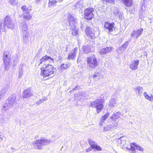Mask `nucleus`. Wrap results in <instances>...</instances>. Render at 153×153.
I'll return each instance as SVG.
<instances>
[{"label": "nucleus", "mask_w": 153, "mask_h": 153, "mask_svg": "<svg viewBox=\"0 0 153 153\" xmlns=\"http://www.w3.org/2000/svg\"><path fill=\"white\" fill-rule=\"evenodd\" d=\"M53 62V59L46 55L40 59L39 64L44 65L40 68L41 75L42 76L44 77L48 76L54 73L53 66L49 64V63Z\"/></svg>", "instance_id": "nucleus-1"}, {"label": "nucleus", "mask_w": 153, "mask_h": 153, "mask_svg": "<svg viewBox=\"0 0 153 153\" xmlns=\"http://www.w3.org/2000/svg\"><path fill=\"white\" fill-rule=\"evenodd\" d=\"M51 142L50 140L41 137L36 140L33 143V145L35 149H42L43 146L49 144Z\"/></svg>", "instance_id": "nucleus-2"}, {"label": "nucleus", "mask_w": 153, "mask_h": 153, "mask_svg": "<svg viewBox=\"0 0 153 153\" xmlns=\"http://www.w3.org/2000/svg\"><path fill=\"white\" fill-rule=\"evenodd\" d=\"M68 20L69 22L70 27L72 29V34L73 36H76L78 34V30L76 27L77 20L74 18L71 15L69 14L68 16Z\"/></svg>", "instance_id": "nucleus-3"}, {"label": "nucleus", "mask_w": 153, "mask_h": 153, "mask_svg": "<svg viewBox=\"0 0 153 153\" xmlns=\"http://www.w3.org/2000/svg\"><path fill=\"white\" fill-rule=\"evenodd\" d=\"M104 102V101L103 100L98 99L91 102L90 105L92 108H95L97 109V113H99L103 108Z\"/></svg>", "instance_id": "nucleus-4"}, {"label": "nucleus", "mask_w": 153, "mask_h": 153, "mask_svg": "<svg viewBox=\"0 0 153 153\" xmlns=\"http://www.w3.org/2000/svg\"><path fill=\"white\" fill-rule=\"evenodd\" d=\"M86 61L87 66L91 69L95 68L98 65L97 59L94 56L87 58Z\"/></svg>", "instance_id": "nucleus-5"}, {"label": "nucleus", "mask_w": 153, "mask_h": 153, "mask_svg": "<svg viewBox=\"0 0 153 153\" xmlns=\"http://www.w3.org/2000/svg\"><path fill=\"white\" fill-rule=\"evenodd\" d=\"M96 30L92 29L89 27H86L85 29V33L90 38L93 39L98 37L99 34V31L97 29Z\"/></svg>", "instance_id": "nucleus-6"}, {"label": "nucleus", "mask_w": 153, "mask_h": 153, "mask_svg": "<svg viewBox=\"0 0 153 153\" xmlns=\"http://www.w3.org/2000/svg\"><path fill=\"white\" fill-rule=\"evenodd\" d=\"M6 26L7 27L11 29H13L15 27V25L12 19L10 16H7L4 19V24H3V25Z\"/></svg>", "instance_id": "nucleus-7"}, {"label": "nucleus", "mask_w": 153, "mask_h": 153, "mask_svg": "<svg viewBox=\"0 0 153 153\" xmlns=\"http://www.w3.org/2000/svg\"><path fill=\"white\" fill-rule=\"evenodd\" d=\"M94 9L92 8L86 9L84 11L85 18L88 20L91 19L94 16Z\"/></svg>", "instance_id": "nucleus-8"}, {"label": "nucleus", "mask_w": 153, "mask_h": 153, "mask_svg": "<svg viewBox=\"0 0 153 153\" xmlns=\"http://www.w3.org/2000/svg\"><path fill=\"white\" fill-rule=\"evenodd\" d=\"M143 31V29L140 28L138 30H133L131 34V38L137 39L140 36Z\"/></svg>", "instance_id": "nucleus-9"}, {"label": "nucleus", "mask_w": 153, "mask_h": 153, "mask_svg": "<svg viewBox=\"0 0 153 153\" xmlns=\"http://www.w3.org/2000/svg\"><path fill=\"white\" fill-rule=\"evenodd\" d=\"M21 35L22 38L23 43L27 44L30 41V33L28 31L21 33Z\"/></svg>", "instance_id": "nucleus-10"}, {"label": "nucleus", "mask_w": 153, "mask_h": 153, "mask_svg": "<svg viewBox=\"0 0 153 153\" xmlns=\"http://www.w3.org/2000/svg\"><path fill=\"white\" fill-rule=\"evenodd\" d=\"M21 9L23 12V17L26 19L30 20L32 18V16L30 15L29 9L25 6H23Z\"/></svg>", "instance_id": "nucleus-11"}, {"label": "nucleus", "mask_w": 153, "mask_h": 153, "mask_svg": "<svg viewBox=\"0 0 153 153\" xmlns=\"http://www.w3.org/2000/svg\"><path fill=\"white\" fill-rule=\"evenodd\" d=\"M88 143L90 146L92 148V149H94V151H95L96 150L98 151H101L102 149L100 146L97 145L93 140L91 139H89L88 140Z\"/></svg>", "instance_id": "nucleus-12"}, {"label": "nucleus", "mask_w": 153, "mask_h": 153, "mask_svg": "<svg viewBox=\"0 0 153 153\" xmlns=\"http://www.w3.org/2000/svg\"><path fill=\"white\" fill-rule=\"evenodd\" d=\"M7 52H5L3 56L5 69L7 70L8 69V66L10 62V56L7 55Z\"/></svg>", "instance_id": "nucleus-13"}, {"label": "nucleus", "mask_w": 153, "mask_h": 153, "mask_svg": "<svg viewBox=\"0 0 153 153\" xmlns=\"http://www.w3.org/2000/svg\"><path fill=\"white\" fill-rule=\"evenodd\" d=\"M33 95V91L29 88L24 90L22 94V97L24 98L29 97Z\"/></svg>", "instance_id": "nucleus-14"}, {"label": "nucleus", "mask_w": 153, "mask_h": 153, "mask_svg": "<svg viewBox=\"0 0 153 153\" xmlns=\"http://www.w3.org/2000/svg\"><path fill=\"white\" fill-rule=\"evenodd\" d=\"M126 138L125 137H122L119 138L117 140V143L123 149L127 148L126 147Z\"/></svg>", "instance_id": "nucleus-15"}, {"label": "nucleus", "mask_w": 153, "mask_h": 153, "mask_svg": "<svg viewBox=\"0 0 153 153\" xmlns=\"http://www.w3.org/2000/svg\"><path fill=\"white\" fill-rule=\"evenodd\" d=\"M16 95L13 94L11 95L8 98V103L9 107H12L13 105L16 102Z\"/></svg>", "instance_id": "nucleus-16"}, {"label": "nucleus", "mask_w": 153, "mask_h": 153, "mask_svg": "<svg viewBox=\"0 0 153 153\" xmlns=\"http://www.w3.org/2000/svg\"><path fill=\"white\" fill-rule=\"evenodd\" d=\"M139 63L138 60H134L132 61L130 64V68L133 71L137 70Z\"/></svg>", "instance_id": "nucleus-17"}, {"label": "nucleus", "mask_w": 153, "mask_h": 153, "mask_svg": "<svg viewBox=\"0 0 153 153\" xmlns=\"http://www.w3.org/2000/svg\"><path fill=\"white\" fill-rule=\"evenodd\" d=\"M114 25L115 24L114 22H105L104 27L106 29L108 30L109 32H112L113 30Z\"/></svg>", "instance_id": "nucleus-18"}, {"label": "nucleus", "mask_w": 153, "mask_h": 153, "mask_svg": "<svg viewBox=\"0 0 153 153\" xmlns=\"http://www.w3.org/2000/svg\"><path fill=\"white\" fill-rule=\"evenodd\" d=\"M20 33L28 31V26L25 20H24L19 26Z\"/></svg>", "instance_id": "nucleus-19"}, {"label": "nucleus", "mask_w": 153, "mask_h": 153, "mask_svg": "<svg viewBox=\"0 0 153 153\" xmlns=\"http://www.w3.org/2000/svg\"><path fill=\"white\" fill-rule=\"evenodd\" d=\"M113 48L111 47L104 48L101 49L99 52L100 54H105L110 53L113 50Z\"/></svg>", "instance_id": "nucleus-20"}, {"label": "nucleus", "mask_w": 153, "mask_h": 153, "mask_svg": "<svg viewBox=\"0 0 153 153\" xmlns=\"http://www.w3.org/2000/svg\"><path fill=\"white\" fill-rule=\"evenodd\" d=\"M103 71H102L101 69L99 68L97 70L95 74L93 76V77L94 78H97L99 79L100 77L103 74Z\"/></svg>", "instance_id": "nucleus-21"}, {"label": "nucleus", "mask_w": 153, "mask_h": 153, "mask_svg": "<svg viewBox=\"0 0 153 153\" xmlns=\"http://www.w3.org/2000/svg\"><path fill=\"white\" fill-rule=\"evenodd\" d=\"M83 50L86 53L92 52L94 50V48L90 45H84L83 46Z\"/></svg>", "instance_id": "nucleus-22"}, {"label": "nucleus", "mask_w": 153, "mask_h": 153, "mask_svg": "<svg viewBox=\"0 0 153 153\" xmlns=\"http://www.w3.org/2000/svg\"><path fill=\"white\" fill-rule=\"evenodd\" d=\"M120 113L119 111L116 113H114L109 118L113 121H116L120 117Z\"/></svg>", "instance_id": "nucleus-23"}, {"label": "nucleus", "mask_w": 153, "mask_h": 153, "mask_svg": "<svg viewBox=\"0 0 153 153\" xmlns=\"http://www.w3.org/2000/svg\"><path fill=\"white\" fill-rule=\"evenodd\" d=\"M77 48H75L73 51L69 53L68 58L69 59H74L77 52Z\"/></svg>", "instance_id": "nucleus-24"}, {"label": "nucleus", "mask_w": 153, "mask_h": 153, "mask_svg": "<svg viewBox=\"0 0 153 153\" xmlns=\"http://www.w3.org/2000/svg\"><path fill=\"white\" fill-rule=\"evenodd\" d=\"M109 115V113L108 112L106 113L104 115L102 116L101 117V122L100 123V125L101 126H102L103 125V123L104 122L106 119L108 118Z\"/></svg>", "instance_id": "nucleus-25"}, {"label": "nucleus", "mask_w": 153, "mask_h": 153, "mask_svg": "<svg viewBox=\"0 0 153 153\" xmlns=\"http://www.w3.org/2000/svg\"><path fill=\"white\" fill-rule=\"evenodd\" d=\"M136 94H138V96H140L143 93V88L140 86H137L134 89Z\"/></svg>", "instance_id": "nucleus-26"}, {"label": "nucleus", "mask_w": 153, "mask_h": 153, "mask_svg": "<svg viewBox=\"0 0 153 153\" xmlns=\"http://www.w3.org/2000/svg\"><path fill=\"white\" fill-rule=\"evenodd\" d=\"M9 90H10V87L8 86L4 87L2 88V90L0 91V94H1L4 96Z\"/></svg>", "instance_id": "nucleus-27"}, {"label": "nucleus", "mask_w": 153, "mask_h": 153, "mask_svg": "<svg viewBox=\"0 0 153 153\" xmlns=\"http://www.w3.org/2000/svg\"><path fill=\"white\" fill-rule=\"evenodd\" d=\"M125 6L130 7L132 4V0H120Z\"/></svg>", "instance_id": "nucleus-28"}, {"label": "nucleus", "mask_w": 153, "mask_h": 153, "mask_svg": "<svg viewBox=\"0 0 153 153\" xmlns=\"http://www.w3.org/2000/svg\"><path fill=\"white\" fill-rule=\"evenodd\" d=\"M117 105V102L115 100V99L114 98L111 99L110 101V104L109 105V106L113 108Z\"/></svg>", "instance_id": "nucleus-29"}, {"label": "nucleus", "mask_w": 153, "mask_h": 153, "mask_svg": "<svg viewBox=\"0 0 153 153\" xmlns=\"http://www.w3.org/2000/svg\"><path fill=\"white\" fill-rule=\"evenodd\" d=\"M49 2L48 6L51 7L56 6L57 1V0H49Z\"/></svg>", "instance_id": "nucleus-30"}, {"label": "nucleus", "mask_w": 153, "mask_h": 153, "mask_svg": "<svg viewBox=\"0 0 153 153\" xmlns=\"http://www.w3.org/2000/svg\"><path fill=\"white\" fill-rule=\"evenodd\" d=\"M21 68L20 70H19V77L21 78H22V76L23 75V67L25 66V65L24 64H21Z\"/></svg>", "instance_id": "nucleus-31"}, {"label": "nucleus", "mask_w": 153, "mask_h": 153, "mask_svg": "<svg viewBox=\"0 0 153 153\" xmlns=\"http://www.w3.org/2000/svg\"><path fill=\"white\" fill-rule=\"evenodd\" d=\"M143 95L146 99H148V100H149L150 101H152L153 100V96L152 95H151V96L150 97L147 94L146 92L144 93Z\"/></svg>", "instance_id": "nucleus-32"}, {"label": "nucleus", "mask_w": 153, "mask_h": 153, "mask_svg": "<svg viewBox=\"0 0 153 153\" xmlns=\"http://www.w3.org/2000/svg\"><path fill=\"white\" fill-rule=\"evenodd\" d=\"M132 144L136 147L137 150H140L141 151H143V149L142 147L138 145L135 143H133Z\"/></svg>", "instance_id": "nucleus-33"}, {"label": "nucleus", "mask_w": 153, "mask_h": 153, "mask_svg": "<svg viewBox=\"0 0 153 153\" xmlns=\"http://www.w3.org/2000/svg\"><path fill=\"white\" fill-rule=\"evenodd\" d=\"M71 65L70 64H63L61 65V68L62 69H67L69 68Z\"/></svg>", "instance_id": "nucleus-34"}, {"label": "nucleus", "mask_w": 153, "mask_h": 153, "mask_svg": "<svg viewBox=\"0 0 153 153\" xmlns=\"http://www.w3.org/2000/svg\"><path fill=\"white\" fill-rule=\"evenodd\" d=\"M82 1H79L76 3L75 5V7L76 8H81L82 7Z\"/></svg>", "instance_id": "nucleus-35"}, {"label": "nucleus", "mask_w": 153, "mask_h": 153, "mask_svg": "<svg viewBox=\"0 0 153 153\" xmlns=\"http://www.w3.org/2000/svg\"><path fill=\"white\" fill-rule=\"evenodd\" d=\"M114 14L117 16H118L119 19H121L122 18L123 15L120 12L117 10L116 13L114 12Z\"/></svg>", "instance_id": "nucleus-36"}, {"label": "nucleus", "mask_w": 153, "mask_h": 153, "mask_svg": "<svg viewBox=\"0 0 153 153\" xmlns=\"http://www.w3.org/2000/svg\"><path fill=\"white\" fill-rule=\"evenodd\" d=\"M111 127L110 124L106 125L104 127L103 130L105 131H107L111 129Z\"/></svg>", "instance_id": "nucleus-37"}, {"label": "nucleus", "mask_w": 153, "mask_h": 153, "mask_svg": "<svg viewBox=\"0 0 153 153\" xmlns=\"http://www.w3.org/2000/svg\"><path fill=\"white\" fill-rule=\"evenodd\" d=\"M9 2L12 5H16L18 3V1L16 0H9Z\"/></svg>", "instance_id": "nucleus-38"}, {"label": "nucleus", "mask_w": 153, "mask_h": 153, "mask_svg": "<svg viewBox=\"0 0 153 153\" xmlns=\"http://www.w3.org/2000/svg\"><path fill=\"white\" fill-rule=\"evenodd\" d=\"M3 21L0 20V34L1 33V30L4 28V25H3Z\"/></svg>", "instance_id": "nucleus-39"}, {"label": "nucleus", "mask_w": 153, "mask_h": 153, "mask_svg": "<svg viewBox=\"0 0 153 153\" xmlns=\"http://www.w3.org/2000/svg\"><path fill=\"white\" fill-rule=\"evenodd\" d=\"M112 128H115L118 126V124L117 123H112L110 124Z\"/></svg>", "instance_id": "nucleus-40"}, {"label": "nucleus", "mask_w": 153, "mask_h": 153, "mask_svg": "<svg viewBox=\"0 0 153 153\" xmlns=\"http://www.w3.org/2000/svg\"><path fill=\"white\" fill-rule=\"evenodd\" d=\"M8 109V105H5L4 106L1 108V110L4 111H5Z\"/></svg>", "instance_id": "nucleus-41"}, {"label": "nucleus", "mask_w": 153, "mask_h": 153, "mask_svg": "<svg viewBox=\"0 0 153 153\" xmlns=\"http://www.w3.org/2000/svg\"><path fill=\"white\" fill-rule=\"evenodd\" d=\"M103 1H105V2L109 3H112L113 4H114L115 2V0H103Z\"/></svg>", "instance_id": "nucleus-42"}, {"label": "nucleus", "mask_w": 153, "mask_h": 153, "mask_svg": "<svg viewBox=\"0 0 153 153\" xmlns=\"http://www.w3.org/2000/svg\"><path fill=\"white\" fill-rule=\"evenodd\" d=\"M85 23H81L80 28L82 30L85 28Z\"/></svg>", "instance_id": "nucleus-43"}, {"label": "nucleus", "mask_w": 153, "mask_h": 153, "mask_svg": "<svg viewBox=\"0 0 153 153\" xmlns=\"http://www.w3.org/2000/svg\"><path fill=\"white\" fill-rule=\"evenodd\" d=\"M128 45V42H126L123 45H122V47L123 48H126L127 47Z\"/></svg>", "instance_id": "nucleus-44"}, {"label": "nucleus", "mask_w": 153, "mask_h": 153, "mask_svg": "<svg viewBox=\"0 0 153 153\" xmlns=\"http://www.w3.org/2000/svg\"><path fill=\"white\" fill-rule=\"evenodd\" d=\"M45 101V100H43V99H40L39 100L37 101L36 102V104H41V103L43 102L44 101Z\"/></svg>", "instance_id": "nucleus-45"}, {"label": "nucleus", "mask_w": 153, "mask_h": 153, "mask_svg": "<svg viewBox=\"0 0 153 153\" xmlns=\"http://www.w3.org/2000/svg\"><path fill=\"white\" fill-rule=\"evenodd\" d=\"M92 149H91V148H88V149H85V151L86 152H90L92 150Z\"/></svg>", "instance_id": "nucleus-46"}, {"label": "nucleus", "mask_w": 153, "mask_h": 153, "mask_svg": "<svg viewBox=\"0 0 153 153\" xmlns=\"http://www.w3.org/2000/svg\"><path fill=\"white\" fill-rule=\"evenodd\" d=\"M130 148L131 149V150L133 151H134L135 150V148L134 147H133L131 145V146Z\"/></svg>", "instance_id": "nucleus-47"}, {"label": "nucleus", "mask_w": 153, "mask_h": 153, "mask_svg": "<svg viewBox=\"0 0 153 153\" xmlns=\"http://www.w3.org/2000/svg\"><path fill=\"white\" fill-rule=\"evenodd\" d=\"M41 0H36V3H38L41 1Z\"/></svg>", "instance_id": "nucleus-48"}, {"label": "nucleus", "mask_w": 153, "mask_h": 153, "mask_svg": "<svg viewBox=\"0 0 153 153\" xmlns=\"http://www.w3.org/2000/svg\"><path fill=\"white\" fill-rule=\"evenodd\" d=\"M77 86H76L75 88H74L73 89V90L74 91V90H76L77 89Z\"/></svg>", "instance_id": "nucleus-49"}, {"label": "nucleus", "mask_w": 153, "mask_h": 153, "mask_svg": "<svg viewBox=\"0 0 153 153\" xmlns=\"http://www.w3.org/2000/svg\"><path fill=\"white\" fill-rule=\"evenodd\" d=\"M59 60H61V59H62V57H61V56H59Z\"/></svg>", "instance_id": "nucleus-50"}, {"label": "nucleus", "mask_w": 153, "mask_h": 153, "mask_svg": "<svg viewBox=\"0 0 153 153\" xmlns=\"http://www.w3.org/2000/svg\"><path fill=\"white\" fill-rule=\"evenodd\" d=\"M38 137V136H37H37H35V139H36V138L37 137Z\"/></svg>", "instance_id": "nucleus-51"}, {"label": "nucleus", "mask_w": 153, "mask_h": 153, "mask_svg": "<svg viewBox=\"0 0 153 153\" xmlns=\"http://www.w3.org/2000/svg\"><path fill=\"white\" fill-rule=\"evenodd\" d=\"M0 138L2 140H3L2 138L1 137H0Z\"/></svg>", "instance_id": "nucleus-52"}, {"label": "nucleus", "mask_w": 153, "mask_h": 153, "mask_svg": "<svg viewBox=\"0 0 153 153\" xmlns=\"http://www.w3.org/2000/svg\"><path fill=\"white\" fill-rule=\"evenodd\" d=\"M42 99L45 100H46V99L45 98H43Z\"/></svg>", "instance_id": "nucleus-53"}]
</instances>
